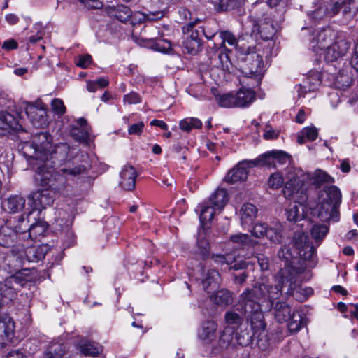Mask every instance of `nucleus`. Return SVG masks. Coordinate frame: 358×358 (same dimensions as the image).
Segmentation results:
<instances>
[{
  "mask_svg": "<svg viewBox=\"0 0 358 358\" xmlns=\"http://www.w3.org/2000/svg\"><path fill=\"white\" fill-rule=\"evenodd\" d=\"M315 249L308 234L295 232L292 241L280 248L278 257L285 262L281 283L287 286L286 294L293 296L298 301H304L313 294L311 287L302 288L299 275L307 267L313 268L317 264Z\"/></svg>",
  "mask_w": 358,
  "mask_h": 358,
  "instance_id": "obj_1",
  "label": "nucleus"
},
{
  "mask_svg": "<svg viewBox=\"0 0 358 358\" xmlns=\"http://www.w3.org/2000/svg\"><path fill=\"white\" fill-rule=\"evenodd\" d=\"M69 149L66 143L53 145L49 133L39 132L32 136L31 142L23 145L22 151L34 169L40 164L55 166L60 164L66 159Z\"/></svg>",
  "mask_w": 358,
  "mask_h": 358,
  "instance_id": "obj_2",
  "label": "nucleus"
},
{
  "mask_svg": "<svg viewBox=\"0 0 358 358\" xmlns=\"http://www.w3.org/2000/svg\"><path fill=\"white\" fill-rule=\"evenodd\" d=\"M53 166H46L44 164L37 165L33 169L36 175V180L41 186L48 187L54 194L63 193L66 188V176H76L87 171V166L83 164L67 162L65 167L57 172L51 173L49 170Z\"/></svg>",
  "mask_w": 358,
  "mask_h": 358,
  "instance_id": "obj_3",
  "label": "nucleus"
},
{
  "mask_svg": "<svg viewBox=\"0 0 358 358\" xmlns=\"http://www.w3.org/2000/svg\"><path fill=\"white\" fill-rule=\"evenodd\" d=\"M317 217L322 222H336L339 220L341 193L336 186H325L319 195Z\"/></svg>",
  "mask_w": 358,
  "mask_h": 358,
  "instance_id": "obj_4",
  "label": "nucleus"
},
{
  "mask_svg": "<svg viewBox=\"0 0 358 358\" xmlns=\"http://www.w3.org/2000/svg\"><path fill=\"white\" fill-rule=\"evenodd\" d=\"M237 58L242 73L254 80L252 85L253 87L259 85L265 71L261 55L248 48L245 52H240Z\"/></svg>",
  "mask_w": 358,
  "mask_h": 358,
  "instance_id": "obj_5",
  "label": "nucleus"
},
{
  "mask_svg": "<svg viewBox=\"0 0 358 358\" xmlns=\"http://www.w3.org/2000/svg\"><path fill=\"white\" fill-rule=\"evenodd\" d=\"M272 314L279 323L289 321L287 327L291 333H296L306 325V317L299 312L292 310L285 301H277L271 305Z\"/></svg>",
  "mask_w": 358,
  "mask_h": 358,
  "instance_id": "obj_6",
  "label": "nucleus"
},
{
  "mask_svg": "<svg viewBox=\"0 0 358 358\" xmlns=\"http://www.w3.org/2000/svg\"><path fill=\"white\" fill-rule=\"evenodd\" d=\"M358 7V0H331L313 12L314 18L324 15L332 17L341 13L343 17L350 16L351 10Z\"/></svg>",
  "mask_w": 358,
  "mask_h": 358,
  "instance_id": "obj_7",
  "label": "nucleus"
},
{
  "mask_svg": "<svg viewBox=\"0 0 358 358\" xmlns=\"http://www.w3.org/2000/svg\"><path fill=\"white\" fill-rule=\"evenodd\" d=\"M285 178L286 181L283 194L285 197L291 198L299 193L303 194V185L308 177L302 169L292 166H288L285 170Z\"/></svg>",
  "mask_w": 358,
  "mask_h": 358,
  "instance_id": "obj_8",
  "label": "nucleus"
},
{
  "mask_svg": "<svg viewBox=\"0 0 358 358\" xmlns=\"http://www.w3.org/2000/svg\"><path fill=\"white\" fill-rule=\"evenodd\" d=\"M282 275V269L277 274L275 284L260 283L255 285V291L259 295L260 298L264 300L268 299L271 305L275 303V300L278 299L282 294L283 288H287V286L281 283L280 280Z\"/></svg>",
  "mask_w": 358,
  "mask_h": 358,
  "instance_id": "obj_9",
  "label": "nucleus"
},
{
  "mask_svg": "<svg viewBox=\"0 0 358 358\" xmlns=\"http://www.w3.org/2000/svg\"><path fill=\"white\" fill-rule=\"evenodd\" d=\"M255 292L254 286L252 289H247L240 295L238 306L245 315L261 309L259 300L262 298Z\"/></svg>",
  "mask_w": 358,
  "mask_h": 358,
  "instance_id": "obj_10",
  "label": "nucleus"
},
{
  "mask_svg": "<svg viewBox=\"0 0 358 358\" xmlns=\"http://www.w3.org/2000/svg\"><path fill=\"white\" fill-rule=\"evenodd\" d=\"M38 277V273L36 268H25L15 271V273L7 279L10 280L12 285L15 283L21 287H29L34 284Z\"/></svg>",
  "mask_w": 358,
  "mask_h": 358,
  "instance_id": "obj_11",
  "label": "nucleus"
},
{
  "mask_svg": "<svg viewBox=\"0 0 358 358\" xmlns=\"http://www.w3.org/2000/svg\"><path fill=\"white\" fill-rule=\"evenodd\" d=\"M251 235L255 238L266 237L273 243H280L282 241V234L279 228L270 227L266 223L256 224L250 230Z\"/></svg>",
  "mask_w": 358,
  "mask_h": 358,
  "instance_id": "obj_12",
  "label": "nucleus"
},
{
  "mask_svg": "<svg viewBox=\"0 0 358 358\" xmlns=\"http://www.w3.org/2000/svg\"><path fill=\"white\" fill-rule=\"evenodd\" d=\"M28 199L32 201L34 208L41 210L53 204L55 194L48 188H45L33 192L29 196Z\"/></svg>",
  "mask_w": 358,
  "mask_h": 358,
  "instance_id": "obj_13",
  "label": "nucleus"
},
{
  "mask_svg": "<svg viewBox=\"0 0 358 358\" xmlns=\"http://www.w3.org/2000/svg\"><path fill=\"white\" fill-rule=\"evenodd\" d=\"M234 331L229 327H224L221 333L219 339L213 344L211 352L213 355H218L230 348H234Z\"/></svg>",
  "mask_w": 358,
  "mask_h": 358,
  "instance_id": "obj_14",
  "label": "nucleus"
},
{
  "mask_svg": "<svg viewBox=\"0 0 358 358\" xmlns=\"http://www.w3.org/2000/svg\"><path fill=\"white\" fill-rule=\"evenodd\" d=\"M252 167L250 160H243L239 162L236 167L228 171L224 180L228 183H235L245 180L248 178V168Z\"/></svg>",
  "mask_w": 358,
  "mask_h": 358,
  "instance_id": "obj_15",
  "label": "nucleus"
},
{
  "mask_svg": "<svg viewBox=\"0 0 358 358\" xmlns=\"http://www.w3.org/2000/svg\"><path fill=\"white\" fill-rule=\"evenodd\" d=\"M249 263L245 260L236 261L229 268L231 271V277L236 285H242L248 277Z\"/></svg>",
  "mask_w": 358,
  "mask_h": 358,
  "instance_id": "obj_16",
  "label": "nucleus"
},
{
  "mask_svg": "<svg viewBox=\"0 0 358 358\" xmlns=\"http://www.w3.org/2000/svg\"><path fill=\"white\" fill-rule=\"evenodd\" d=\"M15 324L10 317L0 315V350L13 337Z\"/></svg>",
  "mask_w": 358,
  "mask_h": 358,
  "instance_id": "obj_17",
  "label": "nucleus"
},
{
  "mask_svg": "<svg viewBox=\"0 0 358 358\" xmlns=\"http://www.w3.org/2000/svg\"><path fill=\"white\" fill-rule=\"evenodd\" d=\"M136 171L132 166H124L120 172V185L125 190H133L136 186Z\"/></svg>",
  "mask_w": 358,
  "mask_h": 358,
  "instance_id": "obj_18",
  "label": "nucleus"
},
{
  "mask_svg": "<svg viewBox=\"0 0 358 358\" xmlns=\"http://www.w3.org/2000/svg\"><path fill=\"white\" fill-rule=\"evenodd\" d=\"M10 255L8 257L9 266L13 271L21 270L26 263L24 248L21 245H15L10 250Z\"/></svg>",
  "mask_w": 358,
  "mask_h": 358,
  "instance_id": "obj_19",
  "label": "nucleus"
},
{
  "mask_svg": "<svg viewBox=\"0 0 358 358\" xmlns=\"http://www.w3.org/2000/svg\"><path fill=\"white\" fill-rule=\"evenodd\" d=\"M17 288L7 278L4 282H0V308L13 302L17 297Z\"/></svg>",
  "mask_w": 358,
  "mask_h": 358,
  "instance_id": "obj_20",
  "label": "nucleus"
},
{
  "mask_svg": "<svg viewBox=\"0 0 358 358\" xmlns=\"http://www.w3.org/2000/svg\"><path fill=\"white\" fill-rule=\"evenodd\" d=\"M234 96L236 108L248 107L255 99V92L250 88L242 87Z\"/></svg>",
  "mask_w": 358,
  "mask_h": 358,
  "instance_id": "obj_21",
  "label": "nucleus"
},
{
  "mask_svg": "<svg viewBox=\"0 0 358 358\" xmlns=\"http://www.w3.org/2000/svg\"><path fill=\"white\" fill-rule=\"evenodd\" d=\"M25 199L20 195H12L2 203L5 211L9 213L21 212L25 207Z\"/></svg>",
  "mask_w": 358,
  "mask_h": 358,
  "instance_id": "obj_22",
  "label": "nucleus"
},
{
  "mask_svg": "<svg viewBox=\"0 0 358 358\" xmlns=\"http://www.w3.org/2000/svg\"><path fill=\"white\" fill-rule=\"evenodd\" d=\"M221 277L217 271L209 269L207 271L201 281L203 289L208 292H213L220 285Z\"/></svg>",
  "mask_w": 358,
  "mask_h": 358,
  "instance_id": "obj_23",
  "label": "nucleus"
},
{
  "mask_svg": "<svg viewBox=\"0 0 358 358\" xmlns=\"http://www.w3.org/2000/svg\"><path fill=\"white\" fill-rule=\"evenodd\" d=\"M285 215L289 222L301 221L306 215L305 206L300 202L290 203L286 208Z\"/></svg>",
  "mask_w": 358,
  "mask_h": 358,
  "instance_id": "obj_24",
  "label": "nucleus"
},
{
  "mask_svg": "<svg viewBox=\"0 0 358 358\" xmlns=\"http://www.w3.org/2000/svg\"><path fill=\"white\" fill-rule=\"evenodd\" d=\"M257 214V208L252 203H245L240 210L241 224L244 228L251 225Z\"/></svg>",
  "mask_w": 358,
  "mask_h": 358,
  "instance_id": "obj_25",
  "label": "nucleus"
},
{
  "mask_svg": "<svg viewBox=\"0 0 358 358\" xmlns=\"http://www.w3.org/2000/svg\"><path fill=\"white\" fill-rule=\"evenodd\" d=\"M17 239L16 231L8 225L0 228V245L4 248L15 247L14 243Z\"/></svg>",
  "mask_w": 358,
  "mask_h": 358,
  "instance_id": "obj_26",
  "label": "nucleus"
},
{
  "mask_svg": "<svg viewBox=\"0 0 358 358\" xmlns=\"http://www.w3.org/2000/svg\"><path fill=\"white\" fill-rule=\"evenodd\" d=\"M201 20L195 19L194 21L187 23L182 27L183 33L182 39H188V41H202V34L199 29H194L196 24L199 23Z\"/></svg>",
  "mask_w": 358,
  "mask_h": 358,
  "instance_id": "obj_27",
  "label": "nucleus"
},
{
  "mask_svg": "<svg viewBox=\"0 0 358 358\" xmlns=\"http://www.w3.org/2000/svg\"><path fill=\"white\" fill-rule=\"evenodd\" d=\"M20 127L21 126L12 114L7 112L0 113V129L1 130L8 132L10 131H17Z\"/></svg>",
  "mask_w": 358,
  "mask_h": 358,
  "instance_id": "obj_28",
  "label": "nucleus"
},
{
  "mask_svg": "<svg viewBox=\"0 0 358 358\" xmlns=\"http://www.w3.org/2000/svg\"><path fill=\"white\" fill-rule=\"evenodd\" d=\"M217 328V324L213 321L208 320L203 322L199 331V338L206 342H211L215 337Z\"/></svg>",
  "mask_w": 358,
  "mask_h": 358,
  "instance_id": "obj_29",
  "label": "nucleus"
},
{
  "mask_svg": "<svg viewBox=\"0 0 358 358\" xmlns=\"http://www.w3.org/2000/svg\"><path fill=\"white\" fill-rule=\"evenodd\" d=\"M229 200L227 190L217 189L210 197L208 203L217 210H222Z\"/></svg>",
  "mask_w": 358,
  "mask_h": 358,
  "instance_id": "obj_30",
  "label": "nucleus"
},
{
  "mask_svg": "<svg viewBox=\"0 0 358 358\" xmlns=\"http://www.w3.org/2000/svg\"><path fill=\"white\" fill-rule=\"evenodd\" d=\"M245 317L250 323L251 329L254 331L253 334H258L260 331L264 329L266 324L264 322V316L261 310L245 315Z\"/></svg>",
  "mask_w": 358,
  "mask_h": 358,
  "instance_id": "obj_31",
  "label": "nucleus"
},
{
  "mask_svg": "<svg viewBox=\"0 0 358 358\" xmlns=\"http://www.w3.org/2000/svg\"><path fill=\"white\" fill-rule=\"evenodd\" d=\"M211 301L217 306H227L233 303L232 293L227 289L217 291L210 296Z\"/></svg>",
  "mask_w": 358,
  "mask_h": 358,
  "instance_id": "obj_32",
  "label": "nucleus"
},
{
  "mask_svg": "<svg viewBox=\"0 0 358 358\" xmlns=\"http://www.w3.org/2000/svg\"><path fill=\"white\" fill-rule=\"evenodd\" d=\"M48 224L44 220H38L35 223L30 224L27 237L36 240L45 236L48 230Z\"/></svg>",
  "mask_w": 358,
  "mask_h": 358,
  "instance_id": "obj_33",
  "label": "nucleus"
},
{
  "mask_svg": "<svg viewBox=\"0 0 358 358\" xmlns=\"http://www.w3.org/2000/svg\"><path fill=\"white\" fill-rule=\"evenodd\" d=\"M66 352V348L64 343H52L45 350L43 353V358H63Z\"/></svg>",
  "mask_w": 358,
  "mask_h": 358,
  "instance_id": "obj_34",
  "label": "nucleus"
},
{
  "mask_svg": "<svg viewBox=\"0 0 358 358\" xmlns=\"http://www.w3.org/2000/svg\"><path fill=\"white\" fill-rule=\"evenodd\" d=\"M164 15L163 11H157L155 13H150L149 14H145L141 12H136L131 14V23L134 26L136 24H141L146 20H157L162 18Z\"/></svg>",
  "mask_w": 358,
  "mask_h": 358,
  "instance_id": "obj_35",
  "label": "nucleus"
},
{
  "mask_svg": "<svg viewBox=\"0 0 358 358\" xmlns=\"http://www.w3.org/2000/svg\"><path fill=\"white\" fill-rule=\"evenodd\" d=\"M27 263L38 262L45 258L46 250L43 246L31 247L24 249Z\"/></svg>",
  "mask_w": 358,
  "mask_h": 358,
  "instance_id": "obj_36",
  "label": "nucleus"
},
{
  "mask_svg": "<svg viewBox=\"0 0 358 358\" xmlns=\"http://www.w3.org/2000/svg\"><path fill=\"white\" fill-rule=\"evenodd\" d=\"M250 163L253 167L258 165H264L270 168H277V165L275 164V156L273 150L259 155L255 160H250Z\"/></svg>",
  "mask_w": 358,
  "mask_h": 358,
  "instance_id": "obj_37",
  "label": "nucleus"
},
{
  "mask_svg": "<svg viewBox=\"0 0 358 358\" xmlns=\"http://www.w3.org/2000/svg\"><path fill=\"white\" fill-rule=\"evenodd\" d=\"M224 321L226 324L225 327H229L234 331L243 323V318L234 310H229L224 315Z\"/></svg>",
  "mask_w": 358,
  "mask_h": 358,
  "instance_id": "obj_38",
  "label": "nucleus"
},
{
  "mask_svg": "<svg viewBox=\"0 0 358 358\" xmlns=\"http://www.w3.org/2000/svg\"><path fill=\"white\" fill-rule=\"evenodd\" d=\"M230 241L236 245L235 246L236 249L244 248L257 243L250 238L248 234L241 233L231 236Z\"/></svg>",
  "mask_w": 358,
  "mask_h": 358,
  "instance_id": "obj_39",
  "label": "nucleus"
},
{
  "mask_svg": "<svg viewBox=\"0 0 358 358\" xmlns=\"http://www.w3.org/2000/svg\"><path fill=\"white\" fill-rule=\"evenodd\" d=\"M310 182L312 185L319 187L325 183H333L334 180L327 172L319 169L314 173L313 176L310 178Z\"/></svg>",
  "mask_w": 358,
  "mask_h": 358,
  "instance_id": "obj_40",
  "label": "nucleus"
},
{
  "mask_svg": "<svg viewBox=\"0 0 358 358\" xmlns=\"http://www.w3.org/2000/svg\"><path fill=\"white\" fill-rule=\"evenodd\" d=\"M182 48L183 51L192 55H196L202 51L203 41H188L182 39Z\"/></svg>",
  "mask_w": 358,
  "mask_h": 358,
  "instance_id": "obj_41",
  "label": "nucleus"
},
{
  "mask_svg": "<svg viewBox=\"0 0 358 358\" xmlns=\"http://www.w3.org/2000/svg\"><path fill=\"white\" fill-rule=\"evenodd\" d=\"M208 40H211L216 36L219 31V25L215 20L207 22L203 27L199 28Z\"/></svg>",
  "mask_w": 358,
  "mask_h": 358,
  "instance_id": "obj_42",
  "label": "nucleus"
},
{
  "mask_svg": "<svg viewBox=\"0 0 358 358\" xmlns=\"http://www.w3.org/2000/svg\"><path fill=\"white\" fill-rule=\"evenodd\" d=\"M329 232V227L324 224H316L312 227L310 233L312 238L318 245Z\"/></svg>",
  "mask_w": 358,
  "mask_h": 358,
  "instance_id": "obj_43",
  "label": "nucleus"
},
{
  "mask_svg": "<svg viewBox=\"0 0 358 358\" xmlns=\"http://www.w3.org/2000/svg\"><path fill=\"white\" fill-rule=\"evenodd\" d=\"M333 47L336 50L338 55L342 57L350 50L351 42L342 36H337L336 39L332 44Z\"/></svg>",
  "mask_w": 358,
  "mask_h": 358,
  "instance_id": "obj_44",
  "label": "nucleus"
},
{
  "mask_svg": "<svg viewBox=\"0 0 358 358\" xmlns=\"http://www.w3.org/2000/svg\"><path fill=\"white\" fill-rule=\"evenodd\" d=\"M217 103L222 108H236L233 92L215 94Z\"/></svg>",
  "mask_w": 358,
  "mask_h": 358,
  "instance_id": "obj_45",
  "label": "nucleus"
},
{
  "mask_svg": "<svg viewBox=\"0 0 358 358\" xmlns=\"http://www.w3.org/2000/svg\"><path fill=\"white\" fill-rule=\"evenodd\" d=\"M196 245L198 248L197 252L201 255V258L206 259L208 257L210 245L203 233H199Z\"/></svg>",
  "mask_w": 358,
  "mask_h": 358,
  "instance_id": "obj_46",
  "label": "nucleus"
},
{
  "mask_svg": "<svg viewBox=\"0 0 358 358\" xmlns=\"http://www.w3.org/2000/svg\"><path fill=\"white\" fill-rule=\"evenodd\" d=\"M78 349L85 355L96 356L99 353V348L90 341H81L78 345Z\"/></svg>",
  "mask_w": 358,
  "mask_h": 358,
  "instance_id": "obj_47",
  "label": "nucleus"
},
{
  "mask_svg": "<svg viewBox=\"0 0 358 358\" xmlns=\"http://www.w3.org/2000/svg\"><path fill=\"white\" fill-rule=\"evenodd\" d=\"M216 210V208H214L208 202L203 203L201 205V210L199 215V218L201 224H204L206 222H210V220H212Z\"/></svg>",
  "mask_w": 358,
  "mask_h": 358,
  "instance_id": "obj_48",
  "label": "nucleus"
},
{
  "mask_svg": "<svg viewBox=\"0 0 358 358\" xmlns=\"http://www.w3.org/2000/svg\"><path fill=\"white\" fill-rule=\"evenodd\" d=\"M89 130L90 128L73 126L71 130V135L77 141L87 143L90 138Z\"/></svg>",
  "mask_w": 358,
  "mask_h": 358,
  "instance_id": "obj_49",
  "label": "nucleus"
},
{
  "mask_svg": "<svg viewBox=\"0 0 358 358\" xmlns=\"http://www.w3.org/2000/svg\"><path fill=\"white\" fill-rule=\"evenodd\" d=\"M273 152L274 153L275 164L277 165V167L291 164L292 157L289 153L280 150H273Z\"/></svg>",
  "mask_w": 358,
  "mask_h": 358,
  "instance_id": "obj_50",
  "label": "nucleus"
},
{
  "mask_svg": "<svg viewBox=\"0 0 358 358\" xmlns=\"http://www.w3.org/2000/svg\"><path fill=\"white\" fill-rule=\"evenodd\" d=\"M322 83L320 73L319 72H311L306 78V83L308 86L304 85L305 89L308 88V91H315L320 85Z\"/></svg>",
  "mask_w": 358,
  "mask_h": 358,
  "instance_id": "obj_51",
  "label": "nucleus"
},
{
  "mask_svg": "<svg viewBox=\"0 0 358 358\" xmlns=\"http://www.w3.org/2000/svg\"><path fill=\"white\" fill-rule=\"evenodd\" d=\"M131 9L124 5L117 6L114 10V16L120 22H125L131 17Z\"/></svg>",
  "mask_w": 358,
  "mask_h": 358,
  "instance_id": "obj_52",
  "label": "nucleus"
},
{
  "mask_svg": "<svg viewBox=\"0 0 358 358\" xmlns=\"http://www.w3.org/2000/svg\"><path fill=\"white\" fill-rule=\"evenodd\" d=\"M219 38L221 40L220 46L222 48L225 47V43H227L229 45L236 46L237 45V39L236 36L228 31H223L219 32Z\"/></svg>",
  "mask_w": 358,
  "mask_h": 358,
  "instance_id": "obj_53",
  "label": "nucleus"
},
{
  "mask_svg": "<svg viewBox=\"0 0 358 358\" xmlns=\"http://www.w3.org/2000/svg\"><path fill=\"white\" fill-rule=\"evenodd\" d=\"M211 259L217 266H223L224 265L229 266L234 263V258L230 255H213Z\"/></svg>",
  "mask_w": 358,
  "mask_h": 358,
  "instance_id": "obj_54",
  "label": "nucleus"
},
{
  "mask_svg": "<svg viewBox=\"0 0 358 358\" xmlns=\"http://www.w3.org/2000/svg\"><path fill=\"white\" fill-rule=\"evenodd\" d=\"M283 176L278 172L272 173L268 180V185L271 188L278 189L282 187L285 182Z\"/></svg>",
  "mask_w": 358,
  "mask_h": 358,
  "instance_id": "obj_55",
  "label": "nucleus"
},
{
  "mask_svg": "<svg viewBox=\"0 0 358 358\" xmlns=\"http://www.w3.org/2000/svg\"><path fill=\"white\" fill-rule=\"evenodd\" d=\"M30 224H29L28 221H25L24 217L23 215L18 216L17 218V224L15 225V229H13L16 231V235L18 234H29V228Z\"/></svg>",
  "mask_w": 358,
  "mask_h": 358,
  "instance_id": "obj_56",
  "label": "nucleus"
},
{
  "mask_svg": "<svg viewBox=\"0 0 358 358\" xmlns=\"http://www.w3.org/2000/svg\"><path fill=\"white\" fill-rule=\"evenodd\" d=\"M153 50L166 52L171 49V43L166 39H157L152 45Z\"/></svg>",
  "mask_w": 358,
  "mask_h": 358,
  "instance_id": "obj_57",
  "label": "nucleus"
},
{
  "mask_svg": "<svg viewBox=\"0 0 358 358\" xmlns=\"http://www.w3.org/2000/svg\"><path fill=\"white\" fill-rule=\"evenodd\" d=\"M341 57L337 53L332 45H329L324 50V59L327 62H332L338 59Z\"/></svg>",
  "mask_w": 358,
  "mask_h": 358,
  "instance_id": "obj_58",
  "label": "nucleus"
},
{
  "mask_svg": "<svg viewBox=\"0 0 358 358\" xmlns=\"http://www.w3.org/2000/svg\"><path fill=\"white\" fill-rule=\"evenodd\" d=\"M252 336L246 331H241L236 333V341L237 343L241 346H247L252 341Z\"/></svg>",
  "mask_w": 358,
  "mask_h": 358,
  "instance_id": "obj_59",
  "label": "nucleus"
},
{
  "mask_svg": "<svg viewBox=\"0 0 358 358\" xmlns=\"http://www.w3.org/2000/svg\"><path fill=\"white\" fill-rule=\"evenodd\" d=\"M335 81L339 87H348L351 84V79L347 75H344L343 70L339 71Z\"/></svg>",
  "mask_w": 358,
  "mask_h": 358,
  "instance_id": "obj_60",
  "label": "nucleus"
},
{
  "mask_svg": "<svg viewBox=\"0 0 358 358\" xmlns=\"http://www.w3.org/2000/svg\"><path fill=\"white\" fill-rule=\"evenodd\" d=\"M52 109L55 113L62 115L66 112V107L62 100L59 99H54L51 102Z\"/></svg>",
  "mask_w": 358,
  "mask_h": 358,
  "instance_id": "obj_61",
  "label": "nucleus"
},
{
  "mask_svg": "<svg viewBox=\"0 0 358 358\" xmlns=\"http://www.w3.org/2000/svg\"><path fill=\"white\" fill-rule=\"evenodd\" d=\"M217 59H219L220 64L222 68L228 67V62H229V55L224 52V49L222 47H219L216 51Z\"/></svg>",
  "mask_w": 358,
  "mask_h": 358,
  "instance_id": "obj_62",
  "label": "nucleus"
},
{
  "mask_svg": "<svg viewBox=\"0 0 358 358\" xmlns=\"http://www.w3.org/2000/svg\"><path fill=\"white\" fill-rule=\"evenodd\" d=\"M36 110H40L42 111L45 110L44 105L41 101H36L34 103H29V106L26 108V113L31 118H34L31 114L35 113Z\"/></svg>",
  "mask_w": 358,
  "mask_h": 358,
  "instance_id": "obj_63",
  "label": "nucleus"
},
{
  "mask_svg": "<svg viewBox=\"0 0 358 358\" xmlns=\"http://www.w3.org/2000/svg\"><path fill=\"white\" fill-rule=\"evenodd\" d=\"M301 134L306 136L308 141H314L317 138L318 133L315 127H307L303 129Z\"/></svg>",
  "mask_w": 358,
  "mask_h": 358,
  "instance_id": "obj_64",
  "label": "nucleus"
}]
</instances>
